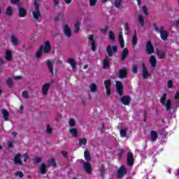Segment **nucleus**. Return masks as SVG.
Instances as JSON below:
<instances>
[{"label":"nucleus","instance_id":"obj_59","mask_svg":"<svg viewBox=\"0 0 179 179\" xmlns=\"http://www.w3.org/2000/svg\"><path fill=\"white\" fill-rule=\"evenodd\" d=\"M106 90V95L107 96H110L111 94V88H105Z\"/></svg>","mask_w":179,"mask_h":179},{"label":"nucleus","instance_id":"obj_57","mask_svg":"<svg viewBox=\"0 0 179 179\" xmlns=\"http://www.w3.org/2000/svg\"><path fill=\"white\" fill-rule=\"evenodd\" d=\"M167 87L168 89H171V87H173V81L171 80H168Z\"/></svg>","mask_w":179,"mask_h":179},{"label":"nucleus","instance_id":"obj_17","mask_svg":"<svg viewBox=\"0 0 179 179\" xmlns=\"http://www.w3.org/2000/svg\"><path fill=\"white\" fill-rule=\"evenodd\" d=\"M150 64H151L152 68H156V64H157V60L154 55H152L150 58Z\"/></svg>","mask_w":179,"mask_h":179},{"label":"nucleus","instance_id":"obj_15","mask_svg":"<svg viewBox=\"0 0 179 179\" xmlns=\"http://www.w3.org/2000/svg\"><path fill=\"white\" fill-rule=\"evenodd\" d=\"M120 100L122 104H124V106H129V103H131V98H129V96H123L120 99Z\"/></svg>","mask_w":179,"mask_h":179},{"label":"nucleus","instance_id":"obj_7","mask_svg":"<svg viewBox=\"0 0 179 179\" xmlns=\"http://www.w3.org/2000/svg\"><path fill=\"white\" fill-rule=\"evenodd\" d=\"M43 51L44 54H50L51 52V44L50 41H47L45 42L44 45H43Z\"/></svg>","mask_w":179,"mask_h":179},{"label":"nucleus","instance_id":"obj_38","mask_svg":"<svg viewBox=\"0 0 179 179\" xmlns=\"http://www.w3.org/2000/svg\"><path fill=\"white\" fill-rule=\"evenodd\" d=\"M79 30H80V22L77 21L75 24L74 33H79Z\"/></svg>","mask_w":179,"mask_h":179},{"label":"nucleus","instance_id":"obj_43","mask_svg":"<svg viewBox=\"0 0 179 179\" xmlns=\"http://www.w3.org/2000/svg\"><path fill=\"white\" fill-rule=\"evenodd\" d=\"M122 3V0H115L114 6L115 7L119 8H120Z\"/></svg>","mask_w":179,"mask_h":179},{"label":"nucleus","instance_id":"obj_34","mask_svg":"<svg viewBox=\"0 0 179 179\" xmlns=\"http://www.w3.org/2000/svg\"><path fill=\"white\" fill-rule=\"evenodd\" d=\"M166 107V111H170L171 108V101L170 100H167L166 102H164V105Z\"/></svg>","mask_w":179,"mask_h":179},{"label":"nucleus","instance_id":"obj_24","mask_svg":"<svg viewBox=\"0 0 179 179\" xmlns=\"http://www.w3.org/2000/svg\"><path fill=\"white\" fill-rule=\"evenodd\" d=\"M10 41L13 44V45H19V39L15 36V35H12L10 36Z\"/></svg>","mask_w":179,"mask_h":179},{"label":"nucleus","instance_id":"obj_40","mask_svg":"<svg viewBox=\"0 0 179 179\" xmlns=\"http://www.w3.org/2000/svg\"><path fill=\"white\" fill-rule=\"evenodd\" d=\"M128 131V129H122L120 131V136L122 138H125L127 136V132Z\"/></svg>","mask_w":179,"mask_h":179},{"label":"nucleus","instance_id":"obj_31","mask_svg":"<svg viewBox=\"0 0 179 179\" xmlns=\"http://www.w3.org/2000/svg\"><path fill=\"white\" fill-rule=\"evenodd\" d=\"M6 15L7 16H12V15H13V8L10 6H8L6 10Z\"/></svg>","mask_w":179,"mask_h":179},{"label":"nucleus","instance_id":"obj_18","mask_svg":"<svg viewBox=\"0 0 179 179\" xmlns=\"http://www.w3.org/2000/svg\"><path fill=\"white\" fill-rule=\"evenodd\" d=\"M18 10L19 16L20 17H25V16L27 15V12L26 11V10L20 6L18 8Z\"/></svg>","mask_w":179,"mask_h":179},{"label":"nucleus","instance_id":"obj_32","mask_svg":"<svg viewBox=\"0 0 179 179\" xmlns=\"http://www.w3.org/2000/svg\"><path fill=\"white\" fill-rule=\"evenodd\" d=\"M43 52V45H41L39 49L37 50L36 54V58H41V55Z\"/></svg>","mask_w":179,"mask_h":179},{"label":"nucleus","instance_id":"obj_5","mask_svg":"<svg viewBox=\"0 0 179 179\" xmlns=\"http://www.w3.org/2000/svg\"><path fill=\"white\" fill-rule=\"evenodd\" d=\"M116 92L119 96H122L124 93V87H122V83L121 81H116Z\"/></svg>","mask_w":179,"mask_h":179},{"label":"nucleus","instance_id":"obj_61","mask_svg":"<svg viewBox=\"0 0 179 179\" xmlns=\"http://www.w3.org/2000/svg\"><path fill=\"white\" fill-rule=\"evenodd\" d=\"M62 118V115L59 114L56 116L55 120L56 121L59 122V120H61Z\"/></svg>","mask_w":179,"mask_h":179},{"label":"nucleus","instance_id":"obj_2","mask_svg":"<svg viewBox=\"0 0 179 179\" xmlns=\"http://www.w3.org/2000/svg\"><path fill=\"white\" fill-rule=\"evenodd\" d=\"M22 157H24V162L26 163L27 160H29V155L27 153H24L23 155L20 153H17L14 157V164H17L18 166H22L23 164V162H22Z\"/></svg>","mask_w":179,"mask_h":179},{"label":"nucleus","instance_id":"obj_1","mask_svg":"<svg viewBox=\"0 0 179 179\" xmlns=\"http://www.w3.org/2000/svg\"><path fill=\"white\" fill-rule=\"evenodd\" d=\"M40 0L34 1V10L32 12V16L35 20H38L41 17V13L40 12Z\"/></svg>","mask_w":179,"mask_h":179},{"label":"nucleus","instance_id":"obj_53","mask_svg":"<svg viewBox=\"0 0 179 179\" xmlns=\"http://www.w3.org/2000/svg\"><path fill=\"white\" fill-rule=\"evenodd\" d=\"M97 3V0H90V6H95Z\"/></svg>","mask_w":179,"mask_h":179},{"label":"nucleus","instance_id":"obj_6","mask_svg":"<svg viewBox=\"0 0 179 179\" xmlns=\"http://www.w3.org/2000/svg\"><path fill=\"white\" fill-rule=\"evenodd\" d=\"M145 51L148 55L153 54L155 52V48L152 45V42H150V41H147Z\"/></svg>","mask_w":179,"mask_h":179},{"label":"nucleus","instance_id":"obj_39","mask_svg":"<svg viewBox=\"0 0 179 179\" xmlns=\"http://www.w3.org/2000/svg\"><path fill=\"white\" fill-rule=\"evenodd\" d=\"M48 163L49 166H52V167H56L57 163L55 162V159L51 158L48 160Z\"/></svg>","mask_w":179,"mask_h":179},{"label":"nucleus","instance_id":"obj_33","mask_svg":"<svg viewBox=\"0 0 179 179\" xmlns=\"http://www.w3.org/2000/svg\"><path fill=\"white\" fill-rule=\"evenodd\" d=\"M119 42L120 44V47L124 48V38L122 37V32L119 33Z\"/></svg>","mask_w":179,"mask_h":179},{"label":"nucleus","instance_id":"obj_60","mask_svg":"<svg viewBox=\"0 0 179 179\" xmlns=\"http://www.w3.org/2000/svg\"><path fill=\"white\" fill-rule=\"evenodd\" d=\"M143 12L145 15H148V8L146 6H143Z\"/></svg>","mask_w":179,"mask_h":179},{"label":"nucleus","instance_id":"obj_35","mask_svg":"<svg viewBox=\"0 0 179 179\" xmlns=\"http://www.w3.org/2000/svg\"><path fill=\"white\" fill-rule=\"evenodd\" d=\"M138 43V38H136V31H134V35L132 37L131 39V44L133 45H136V44Z\"/></svg>","mask_w":179,"mask_h":179},{"label":"nucleus","instance_id":"obj_13","mask_svg":"<svg viewBox=\"0 0 179 179\" xmlns=\"http://www.w3.org/2000/svg\"><path fill=\"white\" fill-rule=\"evenodd\" d=\"M84 169L87 174H90L92 173V165L88 162H83Z\"/></svg>","mask_w":179,"mask_h":179},{"label":"nucleus","instance_id":"obj_25","mask_svg":"<svg viewBox=\"0 0 179 179\" xmlns=\"http://www.w3.org/2000/svg\"><path fill=\"white\" fill-rule=\"evenodd\" d=\"M127 57H128V50L125 48L121 53V61H125Z\"/></svg>","mask_w":179,"mask_h":179},{"label":"nucleus","instance_id":"obj_20","mask_svg":"<svg viewBox=\"0 0 179 179\" xmlns=\"http://www.w3.org/2000/svg\"><path fill=\"white\" fill-rule=\"evenodd\" d=\"M1 113L4 120L6 121H9V112H8V110L6 109H2Z\"/></svg>","mask_w":179,"mask_h":179},{"label":"nucleus","instance_id":"obj_41","mask_svg":"<svg viewBox=\"0 0 179 179\" xmlns=\"http://www.w3.org/2000/svg\"><path fill=\"white\" fill-rule=\"evenodd\" d=\"M99 171L101 173V177H104V174H106V168L104 167V165L100 166Z\"/></svg>","mask_w":179,"mask_h":179},{"label":"nucleus","instance_id":"obj_46","mask_svg":"<svg viewBox=\"0 0 179 179\" xmlns=\"http://www.w3.org/2000/svg\"><path fill=\"white\" fill-rule=\"evenodd\" d=\"M69 132L72 134V135H74V136H78V129L72 128L69 130Z\"/></svg>","mask_w":179,"mask_h":179},{"label":"nucleus","instance_id":"obj_54","mask_svg":"<svg viewBox=\"0 0 179 179\" xmlns=\"http://www.w3.org/2000/svg\"><path fill=\"white\" fill-rule=\"evenodd\" d=\"M123 154H124V150L120 149V150H118V153H117L118 157H120V159H121V157H122V156Z\"/></svg>","mask_w":179,"mask_h":179},{"label":"nucleus","instance_id":"obj_49","mask_svg":"<svg viewBox=\"0 0 179 179\" xmlns=\"http://www.w3.org/2000/svg\"><path fill=\"white\" fill-rule=\"evenodd\" d=\"M7 85L8 87H13V81L12 80V78H9L7 80Z\"/></svg>","mask_w":179,"mask_h":179},{"label":"nucleus","instance_id":"obj_48","mask_svg":"<svg viewBox=\"0 0 179 179\" xmlns=\"http://www.w3.org/2000/svg\"><path fill=\"white\" fill-rule=\"evenodd\" d=\"M69 124L70 125V127H75V125H76V122L75 121V119H70L69 121Z\"/></svg>","mask_w":179,"mask_h":179},{"label":"nucleus","instance_id":"obj_47","mask_svg":"<svg viewBox=\"0 0 179 179\" xmlns=\"http://www.w3.org/2000/svg\"><path fill=\"white\" fill-rule=\"evenodd\" d=\"M167 97V94L164 93L162 98L160 99V103H162V105H164V102H166V99Z\"/></svg>","mask_w":179,"mask_h":179},{"label":"nucleus","instance_id":"obj_62","mask_svg":"<svg viewBox=\"0 0 179 179\" xmlns=\"http://www.w3.org/2000/svg\"><path fill=\"white\" fill-rule=\"evenodd\" d=\"M13 143H14V141H9L8 143V148H13Z\"/></svg>","mask_w":179,"mask_h":179},{"label":"nucleus","instance_id":"obj_4","mask_svg":"<svg viewBox=\"0 0 179 179\" xmlns=\"http://www.w3.org/2000/svg\"><path fill=\"white\" fill-rule=\"evenodd\" d=\"M63 33L66 37H68V38L72 37V30H71V28L68 24H64L63 26Z\"/></svg>","mask_w":179,"mask_h":179},{"label":"nucleus","instance_id":"obj_58","mask_svg":"<svg viewBox=\"0 0 179 179\" xmlns=\"http://www.w3.org/2000/svg\"><path fill=\"white\" fill-rule=\"evenodd\" d=\"M46 131L48 134H51V132H52V129L50 127V125H48Z\"/></svg>","mask_w":179,"mask_h":179},{"label":"nucleus","instance_id":"obj_63","mask_svg":"<svg viewBox=\"0 0 179 179\" xmlns=\"http://www.w3.org/2000/svg\"><path fill=\"white\" fill-rule=\"evenodd\" d=\"M108 28L106 27L105 28H102L100 29L101 33L106 34L107 32Z\"/></svg>","mask_w":179,"mask_h":179},{"label":"nucleus","instance_id":"obj_51","mask_svg":"<svg viewBox=\"0 0 179 179\" xmlns=\"http://www.w3.org/2000/svg\"><path fill=\"white\" fill-rule=\"evenodd\" d=\"M15 177H20V178H22L23 177V176H24V175L23 174V172L17 171L15 173Z\"/></svg>","mask_w":179,"mask_h":179},{"label":"nucleus","instance_id":"obj_14","mask_svg":"<svg viewBox=\"0 0 179 179\" xmlns=\"http://www.w3.org/2000/svg\"><path fill=\"white\" fill-rule=\"evenodd\" d=\"M127 164L128 166H134V155L131 152L127 154Z\"/></svg>","mask_w":179,"mask_h":179},{"label":"nucleus","instance_id":"obj_50","mask_svg":"<svg viewBox=\"0 0 179 179\" xmlns=\"http://www.w3.org/2000/svg\"><path fill=\"white\" fill-rule=\"evenodd\" d=\"M41 160H42L41 157H35L34 158V164H38V163H40V162H41Z\"/></svg>","mask_w":179,"mask_h":179},{"label":"nucleus","instance_id":"obj_56","mask_svg":"<svg viewBox=\"0 0 179 179\" xmlns=\"http://www.w3.org/2000/svg\"><path fill=\"white\" fill-rule=\"evenodd\" d=\"M109 38L110 40H115V37L114 36V33H113V31H109Z\"/></svg>","mask_w":179,"mask_h":179},{"label":"nucleus","instance_id":"obj_45","mask_svg":"<svg viewBox=\"0 0 179 179\" xmlns=\"http://www.w3.org/2000/svg\"><path fill=\"white\" fill-rule=\"evenodd\" d=\"M155 31H157V33H161L162 31H163L164 30V27L155 26Z\"/></svg>","mask_w":179,"mask_h":179},{"label":"nucleus","instance_id":"obj_9","mask_svg":"<svg viewBox=\"0 0 179 179\" xmlns=\"http://www.w3.org/2000/svg\"><path fill=\"white\" fill-rule=\"evenodd\" d=\"M50 86H51V84H50V83H45L42 86V94L44 96H47V94H48V90H50Z\"/></svg>","mask_w":179,"mask_h":179},{"label":"nucleus","instance_id":"obj_12","mask_svg":"<svg viewBox=\"0 0 179 179\" xmlns=\"http://www.w3.org/2000/svg\"><path fill=\"white\" fill-rule=\"evenodd\" d=\"M88 40H90L91 43L92 51H96V43H94V36L93 34L89 35Z\"/></svg>","mask_w":179,"mask_h":179},{"label":"nucleus","instance_id":"obj_11","mask_svg":"<svg viewBox=\"0 0 179 179\" xmlns=\"http://www.w3.org/2000/svg\"><path fill=\"white\" fill-rule=\"evenodd\" d=\"M142 66H143V70H142L143 78V79H148V78H149V72L148 71V69L146 68L145 63H143Z\"/></svg>","mask_w":179,"mask_h":179},{"label":"nucleus","instance_id":"obj_29","mask_svg":"<svg viewBox=\"0 0 179 179\" xmlns=\"http://www.w3.org/2000/svg\"><path fill=\"white\" fill-rule=\"evenodd\" d=\"M67 64H69L73 69H75V68H76V62H75V59L72 58H70L67 60Z\"/></svg>","mask_w":179,"mask_h":179},{"label":"nucleus","instance_id":"obj_22","mask_svg":"<svg viewBox=\"0 0 179 179\" xmlns=\"http://www.w3.org/2000/svg\"><path fill=\"white\" fill-rule=\"evenodd\" d=\"M160 36H161L162 40H164V41H166V40H167V38L169 37V32H167V31L164 29L160 33Z\"/></svg>","mask_w":179,"mask_h":179},{"label":"nucleus","instance_id":"obj_19","mask_svg":"<svg viewBox=\"0 0 179 179\" xmlns=\"http://www.w3.org/2000/svg\"><path fill=\"white\" fill-rule=\"evenodd\" d=\"M150 136L152 142H155V141H157V138H159V136L157 135V132H156V131H151Z\"/></svg>","mask_w":179,"mask_h":179},{"label":"nucleus","instance_id":"obj_27","mask_svg":"<svg viewBox=\"0 0 179 179\" xmlns=\"http://www.w3.org/2000/svg\"><path fill=\"white\" fill-rule=\"evenodd\" d=\"M103 69H108V68H110V61L108 58H106L103 61Z\"/></svg>","mask_w":179,"mask_h":179},{"label":"nucleus","instance_id":"obj_64","mask_svg":"<svg viewBox=\"0 0 179 179\" xmlns=\"http://www.w3.org/2000/svg\"><path fill=\"white\" fill-rule=\"evenodd\" d=\"M178 99H179V92L178 91V92H176V94L174 96V100H178Z\"/></svg>","mask_w":179,"mask_h":179},{"label":"nucleus","instance_id":"obj_37","mask_svg":"<svg viewBox=\"0 0 179 179\" xmlns=\"http://www.w3.org/2000/svg\"><path fill=\"white\" fill-rule=\"evenodd\" d=\"M124 30H125V34H127V36H129V34L131 33V29H129V24H128V22H126L124 24Z\"/></svg>","mask_w":179,"mask_h":179},{"label":"nucleus","instance_id":"obj_10","mask_svg":"<svg viewBox=\"0 0 179 179\" xmlns=\"http://www.w3.org/2000/svg\"><path fill=\"white\" fill-rule=\"evenodd\" d=\"M48 69H49V71L52 75H54V62H51V60L48 59L46 61Z\"/></svg>","mask_w":179,"mask_h":179},{"label":"nucleus","instance_id":"obj_26","mask_svg":"<svg viewBox=\"0 0 179 179\" xmlns=\"http://www.w3.org/2000/svg\"><path fill=\"white\" fill-rule=\"evenodd\" d=\"M157 55L159 59L166 58V53L162 50H157Z\"/></svg>","mask_w":179,"mask_h":179},{"label":"nucleus","instance_id":"obj_42","mask_svg":"<svg viewBox=\"0 0 179 179\" xmlns=\"http://www.w3.org/2000/svg\"><path fill=\"white\" fill-rule=\"evenodd\" d=\"M138 23L141 27H143V24H145V22L143 21V17L141 15H138Z\"/></svg>","mask_w":179,"mask_h":179},{"label":"nucleus","instance_id":"obj_36","mask_svg":"<svg viewBox=\"0 0 179 179\" xmlns=\"http://www.w3.org/2000/svg\"><path fill=\"white\" fill-rule=\"evenodd\" d=\"M86 143H87V139L86 138H80L78 145L79 146H86Z\"/></svg>","mask_w":179,"mask_h":179},{"label":"nucleus","instance_id":"obj_55","mask_svg":"<svg viewBox=\"0 0 179 179\" xmlns=\"http://www.w3.org/2000/svg\"><path fill=\"white\" fill-rule=\"evenodd\" d=\"M22 94L24 99H27L29 97V93L27 91H23Z\"/></svg>","mask_w":179,"mask_h":179},{"label":"nucleus","instance_id":"obj_28","mask_svg":"<svg viewBox=\"0 0 179 179\" xmlns=\"http://www.w3.org/2000/svg\"><path fill=\"white\" fill-rule=\"evenodd\" d=\"M84 157L87 162H90V160H92V157L90 156V152H89V150H86L84 152Z\"/></svg>","mask_w":179,"mask_h":179},{"label":"nucleus","instance_id":"obj_16","mask_svg":"<svg viewBox=\"0 0 179 179\" xmlns=\"http://www.w3.org/2000/svg\"><path fill=\"white\" fill-rule=\"evenodd\" d=\"M127 69H120L119 71V74H118V78H120V79H124V78H125V76H127Z\"/></svg>","mask_w":179,"mask_h":179},{"label":"nucleus","instance_id":"obj_8","mask_svg":"<svg viewBox=\"0 0 179 179\" xmlns=\"http://www.w3.org/2000/svg\"><path fill=\"white\" fill-rule=\"evenodd\" d=\"M127 174V169L124 166H120L117 170V178H122Z\"/></svg>","mask_w":179,"mask_h":179},{"label":"nucleus","instance_id":"obj_23","mask_svg":"<svg viewBox=\"0 0 179 179\" xmlns=\"http://www.w3.org/2000/svg\"><path fill=\"white\" fill-rule=\"evenodd\" d=\"M5 58L6 61H12V52L10 50H6Z\"/></svg>","mask_w":179,"mask_h":179},{"label":"nucleus","instance_id":"obj_30","mask_svg":"<svg viewBox=\"0 0 179 179\" xmlns=\"http://www.w3.org/2000/svg\"><path fill=\"white\" fill-rule=\"evenodd\" d=\"M90 90L92 93H96V92H97V85L94 83H92L90 85Z\"/></svg>","mask_w":179,"mask_h":179},{"label":"nucleus","instance_id":"obj_3","mask_svg":"<svg viewBox=\"0 0 179 179\" xmlns=\"http://www.w3.org/2000/svg\"><path fill=\"white\" fill-rule=\"evenodd\" d=\"M118 50V48L117 45H109L106 48V52L108 55V57H113V54H115Z\"/></svg>","mask_w":179,"mask_h":179},{"label":"nucleus","instance_id":"obj_44","mask_svg":"<svg viewBox=\"0 0 179 179\" xmlns=\"http://www.w3.org/2000/svg\"><path fill=\"white\" fill-rule=\"evenodd\" d=\"M105 88H111V80H107L104 81Z\"/></svg>","mask_w":179,"mask_h":179},{"label":"nucleus","instance_id":"obj_52","mask_svg":"<svg viewBox=\"0 0 179 179\" xmlns=\"http://www.w3.org/2000/svg\"><path fill=\"white\" fill-rule=\"evenodd\" d=\"M131 72H133V73H138V66L136 65L133 66Z\"/></svg>","mask_w":179,"mask_h":179},{"label":"nucleus","instance_id":"obj_21","mask_svg":"<svg viewBox=\"0 0 179 179\" xmlns=\"http://www.w3.org/2000/svg\"><path fill=\"white\" fill-rule=\"evenodd\" d=\"M38 170L41 174H45V173H47V166H45V164L44 163L41 164Z\"/></svg>","mask_w":179,"mask_h":179}]
</instances>
